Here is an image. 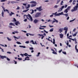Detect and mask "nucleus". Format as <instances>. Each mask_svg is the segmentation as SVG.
<instances>
[{
  "label": "nucleus",
  "mask_w": 78,
  "mask_h": 78,
  "mask_svg": "<svg viewBox=\"0 0 78 78\" xmlns=\"http://www.w3.org/2000/svg\"><path fill=\"white\" fill-rule=\"evenodd\" d=\"M5 11L6 12V11H7L8 13V14H9V11L8 10H7L6 9H5Z\"/></svg>",
  "instance_id": "obj_34"
},
{
  "label": "nucleus",
  "mask_w": 78,
  "mask_h": 78,
  "mask_svg": "<svg viewBox=\"0 0 78 78\" xmlns=\"http://www.w3.org/2000/svg\"><path fill=\"white\" fill-rule=\"evenodd\" d=\"M63 3H64V2H63V1H62L60 4L61 5H63V4H62Z\"/></svg>",
  "instance_id": "obj_30"
},
{
  "label": "nucleus",
  "mask_w": 78,
  "mask_h": 78,
  "mask_svg": "<svg viewBox=\"0 0 78 78\" xmlns=\"http://www.w3.org/2000/svg\"><path fill=\"white\" fill-rule=\"evenodd\" d=\"M33 3H34V4H35V5H36L37 4V2H36L35 1H34Z\"/></svg>",
  "instance_id": "obj_43"
},
{
  "label": "nucleus",
  "mask_w": 78,
  "mask_h": 78,
  "mask_svg": "<svg viewBox=\"0 0 78 78\" xmlns=\"http://www.w3.org/2000/svg\"><path fill=\"white\" fill-rule=\"evenodd\" d=\"M13 37H14V38H15V41H17V40H16V39H19V38H17V37L15 36H13Z\"/></svg>",
  "instance_id": "obj_17"
},
{
  "label": "nucleus",
  "mask_w": 78,
  "mask_h": 78,
  "mask_svg": "<svg viewBox=\"0 0 78 78\" xmlns=\"http://www.w3.org/2000/svg\"><path fill=\"white\" fill-rule=\"evenodd\" d=\"M29 34V35H30V36H34V35L33 34Z\"/></svg>",
  "instance_id": "obj_52"
},
{
  "label": "nucleus",
  "mask_w": 78,
  "mask_h": 78,
  "mask_svg": "<svg viewBox=\"0 0 78 78\" xmlns=\"http://www.w3.org/2000/svg\"><path fill=\"white\" fill-rule=\"evenodd\" d=\"M77 47V44H76V45H75V49L76 50V51H77V52H78V49H77V48H76V47Z\"/></svg>",
  "instance_id": "obj_18"
},
{
  "label": "nucleus",
  "mask_w": 78,
  "mask_h": 78,
  "mask_svg": "<svg viewBox=\"0 0 78 78\" xmlns=\"http://www.w3.org/2000/svg\"><path fill=\"white\" fill-rule=\"evenodd\" d=\"M6 59H7V61H10V59H9L8 57H7Z\"/></svg>",
  "instance_id": "obj_53"
},
{
  "label": "nucleus",
  "mask_w": 78,
  "mask_h": 78,
  "mask_svg": "<svg viewBox=\"0 0 78 78\" xmlns=\"http://www.w3.org/2000/svg\"><path fill=\"white\" fill-rule=\"evenodd\" d=\"M34 13V10L32 9V12H31V14H33Z\"/></svg>",
  "instance_id": "obj_40"
},
{
  "label": "nucleus",
  "mask_w": 78,
  "mask_h": 78,
  "mask_svg": "<svg viewBox=\"0 0 78 78\" xmlns=\"http://www.w3.org/2000/svg\"><path fill=\"white\" fill-rule=\"evenodd\" d=\"M59 31H60V33H61V32H62V29H60L59 30Z\"/></svg>",
  "instance_id": "obj_27"
},
{
  "label": "nucleus",
  "mask_w": 78,
  "mask_h": 78,
  "mask_svg": "<svg viewBox=\"0 0 78 78\" xmlns=\"http://www.w3.org/2000/svg\"><path fill=\"white\" fill-rule=\"evenodd\" d=\"M64 16H65L66 17H67V16H69V15L68 14V13L66 14H64Z\"/></svg>",
  "instance_id": "obj_28"
},
{
  "label": "nucleus",
  "mask_w": 78,
  "mask_h": 78,
  "mask_svg": "<svg viewBox=\"0 0 78 78\" xmlns=\"http://www.w3.org/2000/svg\"><path fill=\"white\" fill-rule=\"evenodd\" d=\"M2 8H3L4 12H5V8L3 7V6H2Z\"/></svg>",
  "instance_id": "obj_37"
},
{
  "label": "nucleus",
  "mask_w": 78,
  "mask_h": 78,
  "mask_svg": "<svg viewBox=\"0 0 78 78\" xmlns=\"http://www.w3.org/2000/svg\"><path fill=\"white\" fill-rule=\"evenodd\" d=\"M60 1H61V0H57V2L56 4H58Z\"/></svg>",
  "instance_id": "obj_35"
},
{
  "label": "nucleus",
  "mask_w": 78,
  "mask_h": 78,
  "mask_svg": "<svg viewBox=\"0 0 78 78\" xmlns=\"http://www.w3.org/2000/svg\"><path fill=\"white\" fill-rule=\"evenodd\" d=\"M30 50H33L34 48H33L31 47L30 48Z\"/></svg>",
  "instance_id": "obj_50"
},
{
  "label": "nucleus",
  "mask_w": 78,
  "mask_h": 78,
  "mask_svg": "<svg viewBox=\"0 0 78 78\" xmlns=\"http://www.w3.org/2000/svg\"><path fill=\"white\" fill-rule=\"evenodd\" d=\"M59 16H60V15H64V13H63V12H62L61 13H59Z\"/></svg>",
  "instance_id": "obj_16"
},
{
  "label": "nucleus",
  "mask_w": 78,
  "mask_h": 78,
  "mask_svg": "<svg viewBox=\"0 0 78 78\" xmlns=\"http://www.w3.org/2000/svg\"><path fill=\"white\" fill-rule=\"evenodd\" d=\"M57 14V12H56L55 13H53L52 14H54V15H56Z\"/></svg>",
  "instance_id": "obj_56"
},
{
  "label": "nucleus",
  "mask_w": 78,
  "mask_h": 78,
  "mask_svg": "<svg viewBox=\"0 0 78 78\" xmlns=\"http://www.w3.org/2000/svg\"><path fill=\"white\" fill-rule=\"evenodd\" d=\"M16 43L18 44H22L20 42H19V41H17Z\"/></svg>",
  "instance_id": "obj_33"
},
{
  "label": "nucleus",
  "mask_w": 78,
  "mask_h": 78,
  "mask_svg": "<svg viewBox=\"0 0 78 78\" xmlns=\"http://www.w3.org/2000/svg\"><path fill=\"white\" fill-rule=\"evenodd\" d=\"M71 8V6H69L66 9L68 10H69V9H70V8Z\"/></svg>",
  "instance_id": "obj_25"
},
{
  "label": "nucleus",
  "mask_w": 78,
  "mask_h": 78,
  "mask_svg": "<svg viewBox=\"0 0 78 78\" xmlns=\"http://www.w3.org/2000/svg\"><path fill=\"white\" fill-rule=\"evenodd\" d=\"M13 61H14V62H15V64H17V62H16V61H15V60H14Z\"/></svg>",
  "instance_id": "obj_61"
},
{
  "label": "nucleus",
  "mask_w": 78,
  "mask_h": 78,
  "mask_svg": "<svg viewBox=\"0 0 78 78\" xmlns=\"http://www.w3.org/2000/svg\"><path fill=\"white\" fill-rule=\"evenodd\" d=\"M30 42L29 41H27L25 42L26 44H29Z\"/></svg>",
  "instance_id": "obj_44"
},
{
  "label": "nucleus",
  "mask_w": 78,
  "mask_h": 78,
  "mask_svg": "<svg viewBox=\"0 0 78 78\" xmlns=\"http://www.w3.org/2000/svg\"><path fill=\"white\" fill-rule=\"evenodd\" d=\"M16 25V26H17L18 25V24L19 25H20V23H19V21H17L15 23Z\"/></svg>",
  "instance_id": "obj_6"
},
{
  "label": "nucleus",
  "mask_w": 78,
  "mask_h": 78,
  "mask_svg": "<svg viewBox=\"0 0 78 78\" xmlns=\"http://www.w3.org/2000/svg\"><path fill=\"white\" fill-rule=\"evenodd\" d=\"M75 31H76V28L74 29L73 30V31L74 32H75Z\"/></svg>",
  "instance_id": "obj_60"
},
{
  "label": "nucleus",
  "mask_w": 78,
  "mask_h": 78,
  "mask_svg": "<svg viewBox=\"0 0 78 78\" xmlns=\"http://www.w3.org/2000/svg\"><path fill=\"white\" fill-rule=\"evenodd\" d=\"M7 39H8V41H11V39H9V37H7Z\"/></svg>",
  "instance_id": "obj_24"
},
{
  "label": "nucleus",
  "mask_w": 78,
  "mask_h": 78,
  "mask_svg": "<svg viewBox=\"0 0 78 78\" xmlns=\"http://www.w3.org/2000/svg\"><path fill=\"white\" fill-rule=\"evenodd\" d=\"M2 16L3 17V15H4V12H2Z\"/></svg>",
  "instance_id": "obj_45"
},
{
  "label": "nucleus",
  "mask_w": 78,
  "mask_h": 78,
  "mask_svg": "<svg viewBox=\"0 0 78 78\" xmlns=\"http://www.w3.org/2000/svg\"><path fill=\"white\" fill-rule=\"evenodd\" d=\"M64 6L63 5L62 7L61 8H62V9H64Z\"/></svg>",
  "instance_id": "obj_62"
},
{
  "label": "nucleus",
  "mask_w": 78,
  "mask_h": 78,
  "mask_svg": "<svg viewBox=\"0 0 78 78\" xmlns=\"http://www.w3.org/2000/svg\"><path fill=\"white\" fill-rule=\"evenodd\" d=\"M28 16L29 17L30 19V20L31 21H33V18L32 17H31V16L30 14H28Z\"/></svg>",
  "instance_id": "obj_4"
},
{
  "label": "nucleus",
  "mask_w": 78,
  "mask_h": 78,
  "mask_svg": "<svg viewBox=\"0 0 78 78\" xmlns=\"http://www.w3.org/2000/svg\"><path fill=\"white\" fill-rule=\"evenodd\" d=\"M62 53L64 54V55H66V51L64 52L62 51Z\"/></svg>",
  "instance_id": "obj_36"
},
{
  "label": "nucleus",
  "mask_w": 78,
  "mask_h": 78,
  "mask_svg": "<svg viewBox=\"0 0 78 78\" xmlns=\"http://www.w3.org/2000/svg\"><path fill=\"white\" fill-rule=\"evenodd\" d=\"M67 43H66V45H67V46H69V41H67Z\"/></svg>",
  "instance_id": "obj_51"
},
{
  "label": "nucleus",
  "mask_w": 78,
  "mask_h": 78,
  "mask_svg": "<svg viewBox=\"0 0 78 78\" xmlns=\"http://www.w3.org/2000/svg\"><path fill=\"white\" fill-rule=\"evenodd\" d=\"M41 8L42 7L41 6L39 7H37L36 9L37 10H38L39 11H41L42 10V9H41Z\"/></svg>",
  "instance_id": "obj_3"
},
{
  "label": "nucleus",
  "mask_w": 78,
  "mask_h": 78,
  "mask_svg": "<svg viewBox=\"0 0 78 78\" xmlns=\"http://www.w3.org/2000/svg\"><path fill=\"white\" fill-rule=\"evenodd\" d=\"M59 16V13L57 14H56L55 15V16Z\"/></svg>",
  "instance_id": "obj_38"
},
{
  "label": "nucleus",
  "mask_w": 78,
  "mask_h": 78,
  "mask_svg": "<svg viewBox=\"0 0 78 78\" xmlns=\"http://www.w3.org/2000/svg\"><path fill=\"white\" fill-rule=\"evenodd\" d=\"M20 47H22V48H26V47L25 46H19Z\"/></svg>",
  "instance_id": "obj_14"
},
{
  "label": "nucleus",
  "mask_w": 78,
  "mask_h": 78,
  "mask_svg": "<svg viewBox=\"0 0 78 78\" xmlns=\"http://www.w3.org/2000/svg\"><path fill=\"white\" fill-rule=\"evenodd\" d=\"M40 54H41V53L40 52L38 53V55H37V57H38V56H39V55H40Z\"/></svg>",
  "instance_id": "obj_29"
},
{
  "label": "nucleus",
  "mask_w": 78,
  "mask_h": 78,
  "mask_svg": "<svg viewBox=\"0 0 78 78\" xmlns=\"http://www.w3.org/2000/svg\"><path fill=\"white\" fill-rule=\"evenodd\" d=\"M20 55H21V56H22V57H23L24 56V55H23V54H20Z\"/></svg>",
  "instance_id": "obj_47"
},
{
  "label": "nucleus",
  "mask_w": 78,
  "mask_h": 78,
  "mask_svg": "<svg viewBox=\"0 0 78 78\" xmlns=\"http://www.w3.org/2000/svg\"><path fill=\"white\" fill-rule=\"evenodd\" d=\"M78 8V6L76 5L74 7L73 9L71 10V12H73V11H75L77 10Z\"/></svg>",
  "instance_id": "obj_1"
},
{
  "label": "nucleus",
  "mask_w": 78,
  "mask_h": 78,
  "mask_svg": "<svg viewBox=\"0 0 78 78\" xmlns=\"http://www.w3.org/2000/svg\"><path fill=\"white\" fill-rule=\"evenodd\" d=\"M20 9V7H18L16 9Z\"/></svg>",
  "instance_id": "obj_64"
},
{
  "label": "nucleus",
  "mask_w": 78,
  "mask_h": 78,
  "mask_svg": "<svg viewBox=\"0 0 78 78\" xmlns=\"http://www.w3.org/2000/svg\"><path fill=\"white\" fill-rule=\"evenodd\" d=\"M30 42L31 43L32 42L33 44H35V43H34V41L33 40L31 41H30Z\"/></svg>",
  "instance_id": "obj_19"
},
{
  "label": "nucleus",
  "mask_w": 78,
  "mask_h": 78,
  "mask_svg": "<svg viewBox=\"0 0 78 78\" xmlns=\"http://www.w3.org/2000/svg\"><path fill=\"white\" fill-rule=\"evenodd\" d=\"M69 39H70V40H72L73 41H75V39H72L71 38H69Z\"/></svg>",
  "instance_id": "obj_42"
},
{
  "label": "nucleus",
  "mask_w": 78,
  "mask_h": 78,
  "mask_svg": "<svg viewBox=\"0 0 78 78\" xmlns=\"http://www.w3.org/2000/svg\"><path fill=\"white\" fill-rule=\"evenodd\" d=\"M29 58H30V57H27L25 58V60H27L28 61H29V60H30V59H29Z\"/></svg>",
  "instance_id": "obj_8"
},
{
  "label": "nucleus",
  "mask_w": 78,
  "mask_h": 78,
  "mask_svg": "<svg viewBox=\"0 0 78 78\" xmlns=\"http://www.w3.org/2000/svg\"><path fill=\"white\" fill-rule=\"evenodd\" d=\"M41 15V13L40 12H38L35 15V17H38L40 16Z\"/></svg>",
  "instance_id": "obj_2"
},
{
  "label": "nucleus",
  "mask_w": 78,
  "mask_h": 78,
  "mask_svg": "<svg viewBox=\"0 0 78 78\" xmlns=\"http://www.w3.org/2000/svg\"><path fill=\"white\" fill-rule=\"evenodd\" d=\"M62 9L61 8L59 9L58 11V12H61V11H62Z\"/></svg>",
  "instance_id": "obj_13"
},
{
  "label": "nucleus",
  "mask_w": 78,
  "mask_h": 78,
  "mask_svg": "<svg viewBox=\"0 0 78 78\" xmlns=\"http://www.w3.org/2000/svg\"><path fill=\"white\" fill-rule=\"evenodd\" d=\"M54 8H58V6L57 5H55L54 6Z\"/></svg>",
  "instance_id": "obj_46"
},
{
  "label": "nucleus",
  "mask_w": 78,
  "mask_h": 78,
  "mask_svg": "<svg viewBox=\"0 0 78 78\" xmlns=\"http://www.w3.org/2000/svg\"><path fill=\"white\" fill-rule=\"evenodd\" d=\"M41 27H43V28H46V27H47L46 26H41Z\"/></svg>",
  "instance_id": "obj_48"
},
{
  "label": "nucleus",
  "mask_w": 78,
  "mask_h": 78,
  "mask_svg": "<svg viewBox=\"0 0 78 78\" xmlns=\"http://www.w3.org/2000/svg\"><path fill=\"white\" fill-rule=\"evenodd\" d=\"M34 22L35 23H38V22H39V20H37V19H35Z\"/></svg>",
  "instance_id": "obj_5"
},
{
  "label": "nucleus",
  "mask_w": 78,
  "mask_h": 78,
  "mask_svg": "<svg viewBox=\"0 0 78 78\" xmlns=\"http://www.w3.org/2000/svg\"><path fill=\"white\" fill-rule=\"evenodd\" d=\"M68 11V10H67V9H66L64 11V12H66V13H67Z\"/></svg>",
  "instance_id": "obj_15"
},
{
  "label": "nucleus",
  "mask_w": 78,
  "mask_h": 78,
  "mask_svg": "<svg viewBox=\"0 0 78 78\" xmlns=\"http://www.w3.org/2000/svg\"><path fill=\"white\" fill-rule=\"evenodd\" d=\"M59 35L60 38H62L63 37V36H64L63 34H60Z\"/></svg>",
  "instance_id": "obj_12"
},
{
  "label": "nucleus",
  "mask_w": 78,
  "mask_h": 78,
  "mask_svg": "<svg viewBox=\"0 0 78 78\" xmlns=\"http://www.w3.org/2000/svg\"><path fill=\"white\" fill-rule=\"evenodd\" d=\"M25 56H28V54L27 53H25V54H23Z\"/></svg>",
  "instance_id": "obj_23"
},
{
  "label": "nucleus",
  "mask_w": 78,
  "mask_h": 78,
  "mask_svg": "<svg viewBox=\"0 0 78 78\" xmlns=\"http://www.w3.org/2000/svg\"><path fill=\"white\" fill-rule=\"evenodd\" d=\"M62 51V49H61L60 50L58 51V52L60 53Z\"/></svg>",
  "instance_id": "obj_57"
},
{
  "label": "nucleus",
  "mask_w": 78,
  "mask_h": 78,
  "mask_svg": "<svg viewBox=\"0 0 78 78\" xmlns=\"http://www.w3.org/2000/svg\"><path fill=\"white\" fill-rule=\"evenodd\" d=\"M9 24L10 25H13V23H10Z\"/></svg>",
  "instance_id": "obj_55"
},
{
  "label": "nucleus",
  "mask_w": 78,
  "mask_h": 78,
  "mask_svg": "<svg viewBox=\"0 0 78 78\" xmlns=\"http://www.w3.org/2000/svg\"><path fill=\"white\" fill-rule=\"evenodd\" d=\"M18 59L19 60H22V58H18Z\"/></svg>",
  "instance_id": "obj_58"
},
{
  "label": "nucleus",
  "mask_w": 78,
  "mask_h": 78,
  "mask_svg": "<svg viewBox=\"0 0 78 78\" xmlns=\"http://www.w3.org/2000/svg\"><path fill=\"white\" fill-rule=\"evenodd\" d=\"M54 20L55 21V22H56V23H58V21L56 20V19L54 18Z\"/></svg>",
  "instance_id": "obj_39"
},
{
  "label": "nucleus",
  "mask_w": 78,
  "mask_h": 78,
  "mask_svg": "<svg viewBox=\"0 0 78 78\" xmlns=\"http://www.w3.org/2000/svg\"><path fill=\"white\" fill-rule=\"evenodd\" d=\"M13 20H14L12 21V22H16L17 21V20L15 18H13Z\"/></svg>",
  "instance_id": "obj_22"
},
{
  "label": "nucleus",
  "mask_w": 78,
  "mask_h": 78,
  "mask_svg": "<svg viewBox=\"0 0 78 78\" xmlns=\"http://www.w3.org/2000/svg\"><path fill=\"white\" fill-rule=\"evenodd\" d=\"M7 53H9V54H11V52L8 51V52H7Z\"/></svg>",
  "instance_id": "obj_63"
},
{
  "label": "nucleus",
  "mask_w": 78,
  "mask_h": 78,
  "mask_svg": "<svg viewBox=\"0 0 78 78\" xmlns=\"http://www.w3.org/2000/svg\"><path fill=\"white\" fill-rule=\"evenodd\" d=\"M50 31L51 32H52V31H53V28H52L50 30Z\"/></svg>",
  "instance_id": "obj_32"
},
{
  "label": "nucleus",
  "mask_w": 78,
  "mask_h": 78,
  "mask_svg": "<svg viewBox=\"0 0 78 78\" xmlns=\"http://www.w3.org/2000/svg\"><path fill=\"white\" fill-rule=\"evenodd\" d=\"M29 10V9H27V10H24L23 11V12H27V11H28Z\"/></svg>",
  "instance_id": "obj_9"
},
{
  "label": "nucleus",
  "mask_w": 78,
  "mask_h": 78,
  "mask_svg": "<svg viewBox=\"0 0 78 78\" xmlns=\"http://www.w3.org/2000/svg\"><path fill=\"white\" fill-rule=\"evenodd\" d=\"M36 6V4H32L31 5V7H34V6Z\"/></svg>",
  "instance_id": "obj_10"
},
{
  "label": "nucleus",
  "mask_w": 78,
  "mask_h": 78,
  "mask_svg": "<svg viewBox=\"0 0 78 78\" xmlns=\"http://www.w3.org/2000/svg\"><path fill=\"white\" fill-rule=\"evenodd\" d=\"M52 53H53V54H55V55H57V53L55 51H53Z\"/></svg>",
  "instance_id": "obj_21"
},
{
  "label": "nucleus",
  "mask_w": 78,
  "mask_h": 78,
  "mask_svg": "<svg viewBox=\"0 0 78 78\" xmlns=\"http://www.w3.org/2000/svg\"><path fill=\"white\" fill-rule=\"evenodd\" d=\"M64 30L66 31H67L68 30V28L65 27L64 28Z\"/></svg>",
  "instance_id": "obj_26"
},
{
  "label": "nucleus",
  "mask_w": 78,
  "mask_h": 78,
  "mask_svg": "<svg viewBox=\"0 0 78 78\" xmlns=\"http://www.w3.org/2000/svg\"><path fill=\"white\" fill-rule=\"evenodd\" d=\"M76 36V34H74L73 35V36L74 37H75V36Z\"/></svg>",
  "instance_id": "obj_59"
},
{
  "label": "nucleus",
  "mask_w": 78,
  "mask_h": 78,
  "mask_svg": "<svg viewBox=\"0 0 78 78\" xmlns=\"http://www.w3.org/2000/svg\"><path fill=\"white\" fill-rule=\"evenodd\" d=\"M76 19L75 18L73 19V20H71L69 22H73V21H75V20Z\"/></svg>",
  "instance_id": "obj_20"
},
{
  "label": "nucleus",
  "mask_w": 78,
  "mask_h": 78,
  "mask_svg": "<svg viewBox=\"0 0 78 78\" xmlns=\"http://www.w3.org/2000/svg\"><path fill=\"white\" fill-rule=\"evenodd\" d=\"M24 22H27V19H25L24 20Z\"/></svg>",
  "instance_id": "obj_49"
},
{
  "label": "nucleus",
  "mask_w": 78,
  "mask_h": 78,
  "mask_svg": "<svg viewBox=\"0 0 78 78\" xmlns=\"http://www.w3.org/2000/svg\"><path fill=\"white\" fill-rule=\"evenodd\" d=\"M0 58H1V59H3L4 58H6V56H3L2 55H0Z\"/></svg>",
  "instance_id": "obj_7"
},
{
  "label": "nucleus",
  "mask_w": 78,
  "mask_h": 78,
  "mask_svg": "<svg viewBox=\"0 0 78 78\" xmlns=\"http://www.w3.org/2000/svg\"><path fill=\"white\" fill-rule=\"evenodd\" d=\"M74 2H76V1L74 0L73 1V5H75V3H74Z\"/></svg>",
  "instance_id": "obj_41"
},
{
  "label": "nucleus",
  "mask_w": 78,
  "mask_h": 78,
  "mask_svg": "<svg viewBox=\"0 0 78 78\" xmlns=\"http://www.w3.org/2000/svg\"><path fill=\"white\" fill-rule=\"evenodd\" d=\"M7 0H1L0 1L1 2H5V1H6Z\"/></svg>",
  "instance_id": "obj_31"
},
{
  "label": "nucleus",
  "mask_w": 78,
  "mask_h": 78,
  "mask_svg": "<svg viewBox=\"0 0 78 78\" xmlns=\"http://www.w3.org/2000/svg\"><path fill=\"white\" fill-rule=\"evenodd\" d=\"M67 30H65V34H67Z\"/></svg>",
  "instance_id": "obj_54"
},
{
  "label": "nucleus",
  "mask_w": 78,
  "mask_h": 78,
  "mask_svg": "<svg viewBox=\"0 0 78 78\" xmlns=\"http://www.w3.org/2000/svg\"><path fill=\"white\" fill-rule=\"evenodd\" d=\"M11 12V13H9L10 16H12V14H14V13H13L12 12Z\"/></svg>",
  "instance_id": "obj_11"
}]
</instances>
